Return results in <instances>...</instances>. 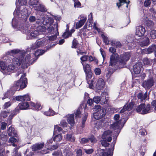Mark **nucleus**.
<instances>
[{
  "instance_id": "33",
  "label": "nucleus",
  "mask_w": 156,
  "mask_h": 156,
  "mask_svg": "<svg viewBox=\"0 0 156 156\" xmlns=\"http://www.w3.org/2000/svg\"><path fill=\"white\" fill-rule=\"evenodd\" d=\"M62 134H58L53 137V140L54 141L59 142L62 140Z\"/></svg>"
},
{
  "instance_id": "44",
  "label": "nucleus",
  "mask_w": 156,
  "mask_h": 156,
  "mask_svg": "<svg viewBox=\"0 0 156 156\" xmlns=\"http://www.w3.org/2000/svg\"><path fill=\"white\" fill-rule=\"evenodd\" d=\"M44 45V43L41 41H38L36 42V46L35 48H34L33 46L31 48L33 49H34L36 48H38L39 47L43 46Z\"/></svg>"
},
{
  "instance_id": "48",
  "label": "nucleus",
  "mask_w": 156,
  "mask_h": 156,
  "mask_svg": "<svg viewBox=\"0 0 156 156\" xmlns=\"http://www.w3.org/2000/svg\"><path fill=\"white\" fill-rule=\"evenodd\" d=\"M108 142L107 140L103 139L102 138L101 140V144L102 146L104 147H107L110 144Z\"/></svg>"
},
{
  "instance_id": "51",
  "label": "nucleus",
  "mask_w": 156,
  "mask_h": 156,
  "mask_svg": "<svg viewBox=\"0 0 156 156\" xmlns=\"http://www.w3.org/2000/svg\"><path fill=\"white\" fill-rule=\"evenodd\" d=\"M146 25L149 28H151L153 26L154 23L152 21L148 20L146 22Z\"/></svg>"
},
{
  "instance_id": "37",
  "label": "nucleus",
  "mask_w": 156,
  "mask_h": 156,
  "mask_svg": "<svg viewBox=\"0 0 156 156\" xmlns=\"http://www.w3.org/2000/svg\"><path fill=\"white\" fill-rule=\"evenodd\" d=\"M88 115V113H84L83 116L82 117V121L81 126V127L82 128H83L85 127V124Z\"/></svg>"
},
{
  "instance_id": "13",
  "label": "nucleus",
  "mask_w": 156,
  "mask_h": 156,
  "mask_svg": "<svg viewBox=\"0 0 156 156\" xmlns=\"http://www.w3.org/2000/svg\"><path fill=\"white\" fill-rule=\"evenodd\" d=\"M156 49V45L153 44L150 46L148 48H145L142 50L141 53L142 54H149L155 51Z\"/></svg>"
},
{
  "instance_id": "28",
  "label": "nucleus",
  "mask_w": 156,
  "mask_h": 156,
  "mask_svg": "<svg viewBox=\"0 0 156 156\" xmlns=\"http://www.w3.org/2000/svg\"><path fill=\"white\" fill-rule=\"evenodd\" d=\"M36 29L40 34H44L47 30L46 28L43 26H39L37 27Z\"/></svg>"
},
{
  "instance_id": "18",
  "label": "nucleus",
  "mask_w": 156,
  "mask_h": 156,
  "mask_svg": "<svg viewBox=\"0 0 156 156\" xmlns=\"http://www.w3.org/2000/svg\"><path fill=\"white\" fill-rule=\"evenodd\" d=\"M37 6L34 7L35 10L43 12L47 11V8L43 4H40L39 5L37 4Z\"/></svg>"
},
{
  "instance_id": "17",
  "label": "nucleus",
  "mask_w": 156,
  "mask_h": 156,
  "mask_svg": "<svg viewBox=\"0 0 156 156\" xmlns=\"http://www.w3.org/2000/svg\"><path fill=\"white\" fill-rule=\"evenodd\" d=\"M45 52L44 50L38 49L36 50L35 52V57L33 59L32 62H30V63L33 64L38 59V56L43 55Z\"/></svg>"
},
{
  "instance_id": "1",
  "label": "nucleus",
  "mask_w": 156,
  "mask_h": 156,
  "mask_svg": "<svg viewBox=\"0 0 156 156\" xmlns=\"http://www.w3.org/2000/svg\"><path fill=\"white\" fill-rule=\"evenodd\" d=\"M24 55L22 54L20 55L18 58H14L12 59V63L15 66L21 65V67L23 69L27 68L29 66L32 64L30 63V59L31 56L28 54L25 58Z\"/></svg>"
},
{
  "instance_id": "26",
  "label": "nucleus",
  "mask_w": 156,
  "mask_h": 156,
  "mask_svg": "<svg viewBox=\"0 0 156 156\" xmlns=\"http://www.w3.org/2000/svg\"><path fill=\"white\" fill-rule=\"evenodd\" d=\"M150 44V39L148 38L147 37L144 39V40L140 42L139 45L141 47H144L145 46H147Z\"/></svg>"
},
{
  "instance_id": "30",
  "label": "nucleus",
  "mask_w": 156,
  "mask_h": 156,
  "mask_svg": "<svg viewBox=\"0 0 156 156\" xmlns=\"http://www.w3.org/2000/svg\"><path fill=\"white\" fill-rule=\"evenodd\" d=\"M119 2L117 3V5L119 8L122 5H123L124 4H127L126 7L128 8V5L129 4L130 1H129L128 2L126 1V0H119Z\"/></svg>"
},
{
  "instance_id": "36",
  "label": "nucleus",
  "mask_w": 156,
  "mask_h": 156,
  "mask_svg": "<svg viewBox=\"0 0 156 156\" xmlns=\"http://www.w3.org/2000/svg\"><path fill=\"white\" fill-rule=\"evenodd\" d=\"M135 102L133 100H132L128 105L126 104V107L128 111H130L133 108Z\"/></svg>"
},
{
  "instance_id": "56",
  "label": "nucleus",
  "mask_w": 156,
  "mask_h": 156,
  "mask_svg": "<svg viewBox=\"0 0 156 156\" xmlns=\"http://www.w3.org/2000/svg\"><path fill=\"white\" fill-rule=\"evenodd\" d=\"M76 52L78 55L79 54L83 55V54H86L87 53L86 51H83L82 50L81 48L79 47L78 48V50L76 51Z\"/></svg>"
},
{
  "instance_id": "20",
  "label": "nucleus",
  "mask_w": 156,
  "mask_h": 156,
  "mask_svg": "<svg viewBox=\"0 0 156 156\" xmlns=\"http://www.w3.org/2000/svg\"><path fill=\"white\" fill-rule=\"evenodd\" d=\"M44 144L43 142L41 143H37L31 146L33 151H36L42 148L44 146Z\"/></svg>"
},
{
  "instance_id": "25",
  "label": "nucleus",
  "mask_w": 156,
  "mask_h": 156,
  "mask_svg": "<svg viewBox=\"0 0 156 156\" xmlns=\"http://www.w3.org/2000/svg\"><path fill=\"white\" fill-rule=\"evenodd\" d=\"M56 112L53 110L51 107H50L48 111L44 112L43 114L48 116H53L55 115Z\"/></svg>"
},
{
  "instance_id": "22",
  "label": "nucleus",
  "mask_w": 156,
  "mask_h": 156,
  "mask_svg": "<svg viewBox=\"0 0 156 156\" xmlns=\"http://www.w3.org/2000/svg\"><path fill=\"white\" fill-rule=\"evenodd\" d=\"M87 17H82V19L78 22L76 23V29H78L80 28L83 25L84 23L87 20Z\"/></svg>"
},
{
  "instance_id": "45",
  "label": "nucleus",
  "mask_w": 156,
  "mask_h": 156,
  "mask_svg": "<svg viewBox=\"0 0 156 156\" xmlns=\"http://www.w3.org/2000/svg\"><path fill=\"white\" fill-rule=\"evenodd\" d=\"M39 34H40L37 29L34 31H32L30 34V36L34 38L36 37Z\"/></svg>"
},
{
  "instance_id": "41",
  "label": "nucleus",
  "mask_w": 156,
  "mask_h": 156,
  "mask_svg": "<svg viewBox=\"0 0 156 156\" xmlns=\"http://www.w3.org/2000/svg\"><path fill=\"white\" fill-rule=\"evenodd\" d=\"M78 44L79 43L78 41L75 38H74L72 41V45L71 48H77V46Z\"/></svg>"
},
{
  "instance_id": "9",
  "label": "nucleus",
  "mask_w": 156,
  "mask_h": 156,
  "mask_svg": "<svg viewBox=\"0 0 156 156\" xmlns=\"http://www.w3.org/2000/svg\"><path fill=\"white\" fill-rule=\"evenodd\" d=\"M106 113L105 109L102 108V109L98 110L97 112H94L93 116L95 119H99L104 117Z\"/></svg>"
},
{
  "instance_id": "6",
  "label": "nucleus",
  "mask_w": 156,
  "mask_h": 156,
  "mask_svg": "<svg viewBox=\"0 0 156 156\" xmlns=\"http://www.w3.org/2000/svg\"><path fill=\"white\" fill-rule=\"evenodd\" d=\"M151 105L149 103L146 105L145 103H142L136 108V111L138 113L145 115L151 112Z\"/></svg>"
},
{
  "instance_id": "32",
  "label": "nucleus",
  "mask_w": 156,
  "mask_h": 156,
  "mask_svg": "<svg viewBox=\"0 0 156 156\" xmlns=\"http://www.w3.org/2000/svg\"><path fill=\"white\" fill-rule=\"evenodd\" d=\"M34 151L30 149H27L26 151L24 152V155L26 156H34Z\"/></svg>"
},
{
  "instance_id": "53",
  "label": "nucleus",
  "mask_w": 156,
  "mask_h": 156,
  "mask_svg": "<svg viewBox=\"0 0 156 156\" xmlns=\"http://www.w3.org/2000/svg\"><path fill=\"white\" fill-rule=\"evenodd\" d=\"M6 68V66L5 62L2 61H0V69L4 70Z\"/></svg>"
},
{
  "instance_id": "63",
  "label": "nucleus",
  "mask_w": 156,
  "mask_h": 156,
  "mask_svg": "<svg viewBox=\"0 0 156 156\" xmlns=\"http://www.w3.org/2000/svg\"><path fill=\"white\" fill-rule=\"evenodd\" d=\"M89 142V139L88 138H83L81 139L80 143L82 144H84Z\"/></svg>"
},
{
  "instance_id": "50",
  "label": "nucleus",
  "mask_w": 156,
  "mask_h": 156,
  "mask_svg": "<svg viewBox=\"0 0 156 156\" xmlns=\"http://www.w3.org/2000/svg\"><path fill=\"white\" fill-rule=\"evenodd\" d=\"M56 44L55 43V44H52L51 43L50 45H48L46 47H45V48L46 49H44V50L45 51V52L47 51L50 50L52 48L54 47L56 45Z\"/></svg>"
},
{
  "instance_id": "3",
  "label": "nucleus",
  "mask_w": 156,
  "mask_h": 156,
  "mask_svg": "<svg viewBox=\"0 0 156 156\" xmlns=\"http://www.w3.org/2000/svg\"><path fill=\"white\" fill-rule=\"evenodd\" d=\"M25 74L22 75L20 80L14 82L12 89L14 91L19 90L23 89L27 86V79L24 77Z\"/></svg>"
},
{
  "instance_id": "61",
  "label": "nucleus",
  "mask_w": 156,
  "mask_h": 156,
  "mask_svg": "<svg viewBox=\"0 0 156 156\" xmlns=\"http://www.w3.org/2000/svg\"><path fill=\"white\" fill-rule=\"evenodd\" d=\"M53 20H52V19H51L50 17L48 18V19L46 20L45 19L44 20V24H46L48 23H49L50 22V24H51Z\"/></svg>"
},
{
  "instance_id": "11",
  "label": "nucleus",
  "mask_w": 156,
  "mask_h": 156,
  "mask_svg": "<svg viewBox=\"0 0 156 156\" xmlns=\"http://www.w3.org/2000/svg\"><path fill=\"white\" fill-rule=\"evenodd\" d=\"M143 65L141 62H137L133 66V70L135 74H138L143 69Z\"/></svg>"
},
{
  "instance_id": "35",
  "label": "nucleus",
  "mask_w": 156,
  "mask_h": 156,
  "mask_svg": "<svg viewBox=\"0 0 156 156\" xmlns=\"http://www.w3.org/2000/svg\"><path fill=\"white\" fill-rule=\"evenodd\" d=\"M129 114L128 112H125L122 114L121 120H123L124 123L125 124L128 119Z\"/></svg>"
},
{
  "instance_id": "57",
  "label": "nucleus",
  "mask_w": 156,
  "mask_h": 156,
  "mask_svg": "<svg viewBox=\"0 0 156 156\" xmlns=\"http://www.w3.org/2000/svg\"><path fill=\"white\" fill-rule=\"evenodd\" d=\"M84 150L85 152L88 154H91L94 151V150L92 148L89 149H85Z\"/></svg>"
},
{
  "instance_id": "14",
  "label": "nucleus",
  "mask_w": 156,
  "mask_h": 156,
  "mask_svg": "<svg viewBox=\"0 0 156 156\" xmlns=\"http://www.w3.org/2000/svg\"><path fill=\"white\" fill-rule=\"evenodd\" d=\"M106 95H108V94L106 92H102L101 94L100 99V103L102 105L107 104L109 98L108 97H106Z\"/></svg>"
},
{
  "instance_id": "58",
  "label": "nucleus",
  "mask_w": 156,
  "mask_h": 156,
  "mask_svg": "<svg viewBox=\"0 0 156 156\" xmlns=\"http://www.w3.org/2000/svg\"><path fill=\"white\" fill-rule=\"evenodd\" d=\"M59 145L58 144H56L55 145H53L51 146L49 148H48V149H49L50 150L52 151L57 149Z\"/></svg>"
},
{
  "instance_id": "8",
  "label": "nucleus",
  "mask_w": 156,
  "mask_h": 156,
  "mask_svg": "<svg viewBox=\"0 0 156 156\" xmlns=\"http://www.w3.org/2000/svg\"><path fill=\"white\" fill-rule=\"evenodd\" d=\"M116 142V140H113L111 144L112 148H108L106 151L104 149L99 151L97 153V156H112L111 153H113Z\"/></svg>"
},
{
  "instance_id": "47",
  "label": "nucleus",
  "mask_w": 156,
  "mask_h": 156,
  "mask_svg": "<svg viewBox=\"0 0 156 156\" xmlns=\"http://www.w3.org/2000/svg\"><path fill=\"white\" fill-rule=\"evenodd\" d=\"M81 108H79L76 110L75 113V117L76 119L81 117Z\"/></svg>"
},
{
  "instance_id": "54",
  "label": "nucleus",
  "mask_w": 156,
  "mask_h": 156,
  "mask_svg": "<svg viewBox=\"0 0 156 156\" xmlns=\"http://www.w3.org/2000/svg\"><path fill=\"white\" fill-rule=\"evenodd\" d=\"M150 35L151 38L153 39H156V30H152L150 33Z\"/></svg>"
},
{
  "instance_id": "29",
  "label": "nucleus",
  "mask_w": 156,
  "mask_h": 156,
  "mask_svg": "<svg viewBox=\"0 0 156 156\" xmlns=\"http://www.w3.org/2000/svg\"><path fill=\"white\" fill-rule=\"evenodd\" d=\"M143 61L144 64L146 65L151 66L153 62L152 60L149 59L147 57L144 58Z\"/></svg>"
},
{
  "instance_id": "40",
  "label": "nucleus",
  "mask_w": 156,
  "mask_h": 156,
  "mask_svg": "<svg viewBox=\"0 0 156 156\" xmlns=\"http://www.w3.org/2000/svg\"><path fill=\"white\" fill-rule=\"evenodd\" d=\"M111 45L113 46H115L116 48H120L122 46V44L119 41H112L111 42Z\"/></svg>"
},
{
  "instance_id": "27",
  "label": "nucleus",
  "mask_w": 156,
  "mask_h": 156,
  "mask_svg": "<svg viewBox=\"0 0 156 156\" xmlns=\"http://www.w3.org/2000/svg\"><path fill=\"white\" fill-rule=\"evenodd\" d=\"M20 111L19 109L16 107L11 112L10 115L9 116V119L10 120H12L14 116L16 115L17 113H20Z\"/></svg>"
},
{
  "instance_id": "60",
  "label": "nucleus",
  "mask_w": 156,
  "mask_h": 156,
  "mask_svg": "<svg viewBox=\"0 0 156 156\" xmlns=\"http://www.w3.org/2000/svg\"><path fill=\"white\" fill-rule=\"evenodd\" d=\"M69 31H65L62 34V36L65 39L69 37L72 36H70V35L69 34Z\"/></svg>"
},
{
  "instance_id": "24",
  "label": "nucleus",
  "mask_w": 156,
  "mask_h": 156,
  "mask_svg": "<svg viewBox=\"0 0 156 156\" xmlns=\"http://www.w3.org/2000/svg\"><path fill=\"white\" fill-rule=\"evenodd\" d=\"M147 97V93L146 92L144 94L142 92H139L137 94V97L138 99L143 101V100H146Z\"/></svg>"
},
{
  "instance_id": "31",
  "label": "nucleus",
  "mask_w": 156,
  "mask_h": 156,
  "mask_svg": "<svg viewBox=\"0 0 156 156\" xmlns=\"http://www.w3.org/2000/svg\"><path fill=\"white\" fill-rule=\"evenodd\" d=\"M103 122L104 121L102 119L97 121V122L95 123V127H96L98 129H100L102 128V125Z\"/></svg>"
},
{
  "instance_id": "19",
  "label": "nucleus",
  "mask_w": 156,
  "mask_h": 156,
  "mask_svg": "<svg viewBox=\"0 0 156 156\" xmlns=\"http://www.w3.org/2000/svg\"><path fill=\"white\" fill-rule=\"evenodd\" d=\"M105 82L102 78H99L96 84V88L99 90L102 89L105 86Z\"/></svg>"
},
{
  "instance_id": "42",
  "label": "nucleus",
  "mask_w": 156,
  "mask_h": 156,
  "mask_svg": "<svg viewBox=\"0 0 156 156\" xmlns=\"http://www.w3.org/2000/svg\"><path fill=\"white\" fill-rule=\"evenodd\" d=\"M89 57L88 55H85L81 56L80 58L81 60V63L82 65H83L84 63L83 62L87 61L88 60V58Z\"/></svg>"
},
{
  "instance_id": "52",
  "label": "nucleus",
  "mask_w": 156,
  "mask_h": 156,
  "mask_svg": "<svg viewBox=\"0 0 156 156\" xmlns=\"http://www.w3.org/2000/svg\"><path fill=\"white\" fill-rule=\"evenodd\" d=\"M29 5L31 6L37 5L39 2L38 0H29Z\"/></svg>"
},
{
  "instance_id": "39",
  "label": "nucleus",
  "mask_w": 156,
  "mask_h": 156,
  "mask_svg": "<svg viewBox=\"0 0 156 156\" xmlns=\"http://www.w3.org/2000/svg\"><path fill=\"white\" fill-rule=\"evenodd\" d=\"M101 37L102 38L103 42L105 43V44H109V43L108 37L104 34H101Z\"/></svg>"
},
{
  "instance_id": "43",
  "label": "nucleus",
  "mask_w": 156,
  "mask_h": 156,
  "mask_svg": "<svg viewBox=\"0 0 156 156\" xmlns=\"http://www.w3.org/2000/svg\"><path fill=\"white\" fill-rule=\"evenodd\" d=\"M62 130V129L61 127H59L58 125H56L54 126V134L53 136L54 135L55 133H57L58 131V132L61 131Z\"/></svg>"
},
{
  "instance_id": "34",
  "label": "nucleus",
  "mask_w": 156,
  "mask_h": 156,
  "mask_svg": "<svg viewBox=\"0 0 156 156\" xmlns=\"http://www.w3.org/2000/svg\"><path fill=\"white\" fill-rule=\"evenodd\" d=\"M121 120L119 121H117L113 123L111 126L112 129H116L119 128V126L121 122Z\"/></svg>"
},
{
  "instance_id": "49",
  "label": "nucleus",
  "mask_w": 156,
  "mask_h": 156,
  "mask_svg": "<svg viewBox=\"0 0 156 156\" xmlns=\"http://www.w3.org/2000/svg\"><path fill=\"white\" fill-rule=\"evenodd\" d=\"M74 2L75 7L80 8L81 7V4L78 0H73Z\"/></svg>"
},
{
  "instance_id": "5",
  "label": "nucleus",
  "mask_w": 156,
  "mask_h": 156,
  "mask_svg": "<svg viewBox=\"0 0 156 156\" xmlns=\"http://www.w3.org/2000/svg\"><path fill=\"white\" fill-rule=\"evenodd\" d=\"M131 53L130 52H124L121 55L119 59V66H117L114 70L122 68L126 62L130 59L131 56Z\"/></svg>"
},
{
  "instance_id": "55",
  "label": "nucleus",
  "mask_w": 156,
  "mask_h": 156,
  "mask_svg": "<svg viewBox=\"0 0 156 156\" xmlns=\"http://www.w3.org/2000/svg\"><path fill=\"white\" fill-rule=\"evenodd\" d=\"M62 154L61 150L59 149L57 151H55L52 154L54 156H58Z\"/></svg>"
},
{
  "instance_id": "2",
  "label": "nucleus",
  "mask_w": 156,
  "mask_h": 156,
  "mask_svg": "<svg viewBox=\"0 0 156 156\" xmlns=\"http://www.w3.org/2000/svg\"><path fill=\"white\" fill-rule=\"evenodd\" d=\"M14 99L17 101H22L19 104L17 107L20 111V110L27 109L30 107V105L28 102L27 101L23 102L24 101H29L30 100V97L28 94L23 96H16Z\"/></svg>"
},
{
  "instance_id": "16",
  "label": "nucleus",
  "mask_w": 156,
  "mask_h": 156,
  "mask_svg": "<svg viewBox=\"0 0 156 156\" xmlns=\"http://www.w3.org/2000/svg\"><path fill=\"white\" fill-rule=\"evenodd\" d=\"M7 133L9 136L17 137L18 134L16 131L12 126L9 127L7 131Z\"/></svg>"
},
{
  "instance_id": "10",
  "label": "nucleus",
  "mask_w": 156,
  "mask_h": 156,
  "mask_svg": "<svg viewBox=\"0 0 156 156\" xmlns=\"http://www.w3.org/2000/svg\"><path fill=\"white\" fill-rule=\"evenodd\" d=\"M154 82L152 78H150L144 81L142 84V86L145 88L149 89L154 85Z\"/></svg>"
},
{
  "instance_id": "15",
  "label": "nucleus",
  "mask_w": 156,
  "mask_h": 156,
  "mask_svg": "<svg viewBox=\"0 0 156 156\" xmlns=\"http://www.w3.org/2000/svg\"><path fill=\"white\" fill-rule=\"evenodd\" d=\"M145 31L144 27L142 26H139L136 30V34L139 37H142L144 35Z\"/></svg>"
},
{
  "instance_id": "46",
  "label": "nucleus",
  "mask_w": 156,
  "mask_h": 156,
  "mask_svg": "<svg viewBox=\"0 0 156 156\" xmlns=\"http://www.w3.org/2000/svg\"><path fill=\"white\" fill-rule=\"evenodd\" d=\"M82 65L83 66L85 72H87L91 70L90 66L89 64H87L85 65H84L83 64V65Z\"/></svg>"
},
{
  "instance_id": "4",
  "label": "nucleus",
  "mask_w": 156,
  "mask_h": 156,
  "mask_svg": "<svg viewBox=\"0 0 156 156\" xmlns=\"http://www.w3.org/2000/svg\"><path fill=\"white\" fill-rule=\"evenodd\" d=\"M119 66L118 62V54H112L111 55L109 64L107 69L108 73H112L116 70H114L117 66Z\"/></svg>"
},
{
  "instance_id": "23",
  "label": "nucleus",
  "mask_w": 156,
  "mask_h": 156,
  "mask_svg": "<svg viewBox=\"0 0 156 156\" xmlns=\"http://www.w3.org/2000/svg\"><path fill=\"white\" fill-rule=\"evenodd\" d=\"M67 118V120L68 123L70 124L71 126H73L75 124L74 115L70 114L68 115Z\"/></svg>"
},
{
  "instance_id": "38",
  "label": "nucleus",
  "mask_w": 156,
  "mask_h": 156,
  "mask_svg": "<svg viewBox=\"0 0 156 156\" xmlns=\"http://www.w3.org/2000/svg\"><path fill=\"white\" fill-rule=\"evenodd\" d=\"M66 138L67 140L72 142H74L75 140L74 136L73 134H67Z\"/></svg>"
},
{
  "instance_id": "12",
  "label": "nucleus",
  "mask_w": 156,
  "mask_h": 156,
  "mask_svg": "<svg viewBox=\"0 0 156 156\" xmlns=\"http://www.w3.org/2000/svg\"><path fill=\"white\" fill-rule=\"evenodd\" d=\"M112 132L109 130L105 131L103 133L101 138L103 139L106 140L108 142H110L112 140Z\"/></svg>"
},
{
  "instance_id": "62",
  "label": "nucleus",
  "mask_w": 156,
  "mask_h": 156,
  "mask_svg": "<svg viewBox=\"0 0 156 156\" xmlns=\"http://www.w3.org/2000/svg\"><path fill=\"white\" fill-rule=\"evenodd\" d=\"M20 6H16V9L14 12V14H16L17 16H19L20 12Z\"/></svg>"
},
{
  "instance_id": "59",
  "label": "nucleus",
  "mask_w": 156,
  "mask_h": 156,
  "mask_svg": "<svg viewBox=\"0 0 156 156\" xmlns=\"http://www.w3.org/2000/svg\"><path fill=\"white\" fill-rule=\"evenodd\" d=\"M93 102H94L97 104L99 103L100 102V97L99 96H95L94 97L93 99Z\"/></svg>"
},
{
  "instance_id": "21",
  "label": "nucleus",
  "mask_w": 156,
  "mask_h": 156,
  "mask_svg": "<svg viewBox=\"0 0 156 156\" xmlns=\"http://www.w3.org/2000/svg\"><path fill=\"white\" fill-rule=\"evenodd\" d=\"M30 107L31 108L34 110L38 111L41 109V104L40 103L35 104L34 103L31 102L30 104Z\"/></svg>"
},
{
  "instance_id": "64",
  "label": "nucleus",
  "mask_w": 156,
  "mask_h": 156,
  "mask_svg": "<svg viewBox=\"0 0 156 156\" xmlns=\"http://www.w3.org/2000/svg\"><path fill=\"white\" fill-rule=\"evenodd\" d=\"M152 108H154V110L156 111V100H153L151 103Z\"/></svg>"
},
{
  "instance_id": "7",
  "label": "nucleus",
  "mask_w": 156,
  "mask_h": 156,
  "mask_svg": "<svg viewBox=\"0 0 156 156\" xmlns=\"http://www.w3.org/2000/svg\"><path fill=\"white\" fill-rule=\"evenodd\" d=\"M58 24L57 23L54 24L53 26L50 25L47 28L48 33L50 34H55V35L49 36L48 39L50 41H54L56 39L57 34H58Z\"/></svg>"
}]
</instances>
